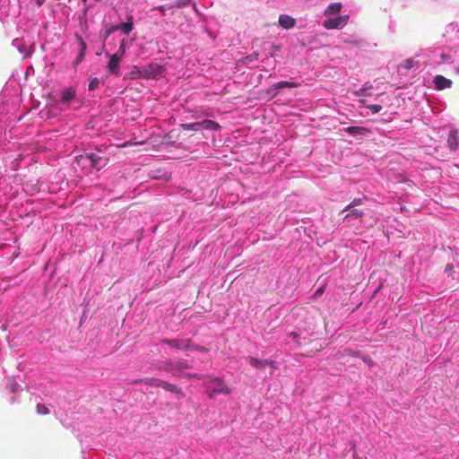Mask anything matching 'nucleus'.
Returning <instances> with one entry per match:
<instances>
[{"label":"nucleus","instance_id":"obj_1","mask_svg":"<svg viewBox=\"0 0 459 459\" xmlns=\"http://www.w3.org/2000/svg\"><path fill=\"white\" fill-rule=\"evenodd\" d=\"M192 366L186 359H179L173 361L168 359L163 361L158 368L160 370L171 373L176 377H185L187 373H184L185 370L190 369Z\"/></svg>","mask_w":459,"mask_h":459},{"label":"nucleus","instance_id":"obj_2","mask_svg":"<svg viewBox=\"0 0 459 459\" xmlns=\"http://www.w3.org/2000/svg\"><path fill=\"white\" fill-rule=\"evenodd\" d=\"M160 342L176 350L198 351L204 353L208 351L205 347L195 344L191 339H163Z\"/></svg>","mask_w":459,"mask_h":459},{"label":"nucleus","instance_id":"obj_3","mask_svg":"<svg viewBox=\"0 0 459 459\" xmlns=\"http://www.w3.org/2000/svg\"><path fill=\"white\" fill-rule=\"evenodd\" d=\"M77 163L80 164L81 161L88 160L90 162L91 167L100 170L101 168L105 167L108 159L107 157H100L95 153H86L85 155H81L76 157Z\"/></svg>","mask_w":459,"mask_h":459},{"label":"nucleus","instance_id":"obj_4","mask_svg":"<svg viewBox=\"0 0 459 459\" xmlns=\"http://www.w3.org/2000/svg\"><path fill=\"white\" fill-rule=\"evenodd\" d=\"M349 15H339L326 19L323 25L327 30L342 29L348 23Z\"/></svg>","mask_w":459,"mask_h":459},{"label":"nucleus","instance_id":"obj_5","mask_svg":"<svg viewBox=\"0 0 459 459\" xmlns=\"http://www.w3.org/2000/svg\"><path fill=\"white\" fill-rule=\"evenodd\" d=\"M207 379L214 384V388L208 394L210 398H212L216 394H229L230 393V390L221 378L209 376Z\"/></svg>","mask_w":459,"mask_h":459},{"label":"nucleus","instance_id":"obj_6","mask_svg":"<svg viewBox=\"0 0 459 459\" xmlns=\"http://www.w3.org/2000/svg\"><path fill=\"white\" fill-rule=\"evenodd\" d=\"M139 73L143 78L152 79L162 73V66L159 64L152 63L143 67Z\"/></svg>","mask_w":459,"mask_h":459},{"label":"nucleus","instance_id":"obj_7","mask_svg":"<svg viewBox=\"0 0 459 459\" xmlns=\"http://www.w3.org/2000/svg\"><path fill=\"white\" fill-rule=\"evenodd\" d=\"M434 84L435 89L438 91H442L447 88H450L453 84L450 79L446 78L443 75H437L434 77Z\"/></svg>","mask_w":459,"mask_h":459},{"label":"nucleus","instance_id":"obj_8","mask_svg":"<svg viewBox=\"0 0 459 459\" xmlns=\"http://www.w3.org/2000/svg\"><path fill=\"white\" fill-rule=\"evenodd\" d=\"M122 58H120L118 56L116 55H110L109 56V62L108 63V69L110 74H119V63Z\"/></svg>","mask_w":459,"mask_h":459},{"label":"nucleus","instance_id":"obj_9","mask_svg":"<svg viewBox=\"0 0 459 459\" xmlns=\"http://www.w3.org/2000/svg\"><path fill=\"white\" fill-rule=\"evenodd\" d=\"M279 24L283 29L290 30L295 26L296 21L290 15L281 14L279 17Z\"/></svg>","mask_w":459,"mask_h":459},{"label":"nucleus","instance_id":"obj_10","mask_svg":"<svg viewBox=\"0 0 459 459\" xmlns=\"http://www.w3.org/2000/svg\"><path fill=\"white\" fill-rule=\"evenodd\" d=\"M200 126L201 131L208 130V131H217L221 128V126L212 120H204L198 122Z\"/></svg>","mask_w":459,"mask_h":459},{"label":"nucleus","instance_id":"obj_11","mask_svg":"<svg viewBox=\"0 0 459 459\" xmlns=\"http://www.w3.org/2000/svg\"><path fill=\"white\" fill-rule=\"evenodd\" d=\"M347 212L348 213L343 217V221H350L351 220L359 219L364 215L363 210L358 208H351Z\"/></svg>","mask_w":459,"mask_h":459},{"label":"nucleus","instance_id":"obj_12","mask_svg":"<svg viewBox=\"0 0 459 459\" xmlns=\"http://www.w3.org/2000/svg\"><path fill=\"white\" fill-rule=\"evenodd\" d=\"M164 380L155 377H149L135 381V383H143L148 386L163 387Z\"/></svg>","mask_w":459,"mask_h":459},{"label":"nucleus","instance_id":"obj_13","mask_svg":"<svg viewBox=\"0 0 459 459\" xmlns=\"http://www.w3.org/2000/svg\"><path fill=\"white\" fill-rule=\"evenodd\" d=\"M117 29L123 31L124 34L128 35L134 29V17L129 15L126 22H122Z\"/></svg>","mask_w":459,"mask_h":459},{"label":"nucleus","instance_id":"obj_14","mask_svg":"<svg viewBox=\"0 0 459 459\" xmlns=\"http://www.w3.org/2000/svg\"><path fill=\"white\" fill-rule=\"evenodd\" d=\"M162 388L168 392L178 394L180 397H185V393L183 392V390L174 384H170V383L165 381Z\"/></svg>","mask_w":459,"mask_h":459},{"label":"nucleus","instance_id":"obj_15","mask_svg":"<svg viewBox=\"0 0 459 459\" xmlns=\"http://www.w3.org/2000/svg\"><path fill=\"white\" fill-rule=\"evenodd\" d=\"M457 134H458V132L456 129H452L449 133V136L447 139V144H448V147L450 148V150H452V151L456 150V148L458 146Z\"/></svg>","mask_w":459,"mask_h":459},{"label":"nucleus","instance_id":"obj_16","mask_svg":"<svg viewBox=\"0 0 459 459\" xmlns=\"http://www.w3.org/2000/svg\"><path fill=\"white\" fill-rule=\"evenodd\" d=\"M62 101L69 102L75 97V90L73 88L65 89L61 92Z\"/></svg>","mask_w":459,"mask_h":459},{"label":"nucleus","instance_id":"obj_17","mask_svg":"<svg viewBox=\"0 0 459 459\" xmlns=\"http://www.w3.org/2000/svg\"><path fill=\"white\" fill-rule=\"evenodd\" d=\"M344 131L351 135L364 134L368 132L367 128L362 126H349L346 127Z\"/></svg>","mask_w":459,"mask_h":459},{"label":"nucleus","instance_id":"obj_18","mask_svg":"<svg viewBox=\"0 0 459 459\" xmlns=\"http://www.w3.org/2000/svg\"><path fill=\"white\" fill-rule=\"evenodd\" d=\"M342 5L341 3H332L331 4L328 5L326 10L325 11V14L328 15V14L339 13L342 10Z\"/></svg>","mask_w":459,"mask_h":459},{"label":"nucleus","instance_id":"obj_19","mask_svg":"<svg viewBox=\"0 0 459 459\" xmlns=\"http://www.w3.org/2000/svg\"><path fill=\"white\" fill-rule=\"evenodd\" d=\"M248 362L251 366H253L255 368L262 369L266 367V360L265 359H258L254 357H248L247 358Z\"/></svg>","mask_w":459,"mask_h":459},{"label":"nucleus","instance_id":"obj_20","mask_svg":"<svg viewBox=\"0 0 459 459\" xmlns=\"http://www.w3.org/2000/svg\"><path fill=\"white\" fill-rule=\"evenodd\" d=\"M363 199H366V196L363 198H354L344 209H342V212L351 210V208H356V206L360 205L362 204Z\"/></svg>","mask_w":459,"mask_h":459},{"label":"nucleus","instance_id":"obj_21","mask_svg":"<svg viewBox=\"0 0 459 459\" xmlns=\"http://www.w3.org/2000/svg\"><path fill=\"white\" fill-rule=\"evenodd\" d=\"M75 38H76V40H77V43L79 46V52L86 54V49H87L86 42L84 41L82 37L79 34H75Z\"/></svg>","mask_w":459,"mask_h":459},{"label":"nucleus","instance_id":"obj_22","mask_svg":"<svg viewBox=\"0 0 459 459\" xmlns=\"http://www.w3.org/2000/svg\"><path fill=\"white\" fill-rule=\"evenodd\" d=\"M404 69H411V68H413V67H418L419 66V62L412 59V58H410V59H406L403 62V64L401 65Z\"/></svg>","mask_w":459,"mask_h":459},{"label":"nucleus","instance_id":"obj_23","mask_svg":"<svg viewBox=\"0 0 459 459\" xmlns=\"http://www.w3.org/2000/svg\"><path fill=\"white\" fill-rule=\"evenodd\" d=\"M181 127L186 131H190V130L195 131V132L201 131L198 122L191 123V124H181Z\"/></svg>","mask_w":459,"mask_h":459},{"label":"nucleus","instance_id":"obj_24","mask_svg":"<svg viewBox=\"0 0 459 459\" xmlns=\"http://www.w3.org/2000/svg\"><path fill=\"white\" fill-rule=\"evenodd\" d=\"M189 3H190V0H178V1H176L175 3L171 4L168 7V9H173V8L179 9V8L186 6Z\"/></svg>","mask_w":459,"mask_h":459},{"label":"nucleus","instance_id":"obj_25","mask_svg":"<svg viewBox=\"0 0 459 459\" xmlns=\"http://www.w3.org/2000/svg\"><path fill=\"white\" fill-rule=\"evenodd\" d=\"M296 84L292 83V82H286V81H281V82H277L275 85H274V88L276 90H281L282 88H285V87H290V88H292V87H295Z\"/></svg>","mask_w":459,"mask_h":459},{"label":"nucleus","instance_id":"obj_26","mask_svg":"<svg viewBox=\"0 0 459 459\" xmlns=\"http://www.w3.org/2000/svg\"><path fill=\"white\" fill-rule=\"evenodd\" d=\"M125 53H126V39H122L118 50L114 55L118 56L120 58H123V56H125Z\"/></svg>","mask_w":459,"mask_h":459},{"label":"nucleus","instance_id":"obj_27","mask_svg":"<svg viewBox=\"0 0 459 459\" xmlns=\"http://www.w3.org/2000/svg\"><path fill=\"white\" fill-rule=\"evenodd\" d=\"M36 408H37V412L39 414L46 415V414L49 413V410L45 404L39 403V404H37Z\"/></svg>","mask_w":459,"mask_h":459},{"label":"nucleus","instance_id":"obj_28","mask_svg":"<svg viewBox=\"0 0 459 459\" xmlns=\"http://www.w3.org/2000/svg\"><path fill=\"white\" fill-rule=\"evenodd\" d=\"M100 84V80L97 77H95V78L91 80V82L89 83V90L90 91H94L97 88H99Z\"/></svg>","mask_w":459,"mask_h":459},{"label":"nucleus","instance_id":"obj_29","mask_svg":"<svg viewBox=\"0 0 459 459\" xmlns=\"http://www.w3.org/2000/svg\"><path fill=\"white\" fill-rule=\"evenodd\" d=\"M368 108L371 110L373 114H377L382 110V106L377 104L368 105Z\"/></svg>","mask_w":459,"mask_h":459},{"label":"nucleus","instance_id":"obj_30","mask_svg":"<svg viewBox=\"0 0 459 459\" xmlns=\"http://www.w3.org/2000/svg\"><path fill=\"white\" fill-rule=\"evenodd\" d=\"M85 54L79 52L76 58L74 61V66L76 67L84 58Z\"/></svg>","mask_w":459,"mask_h":459},{"label":"nucleus","instance_id":"obj_31","mask_svg":"<svg viewBox=\"0 0 459 459\" xmlns=\"http://www.w3.org/2000/svg\"><path fill=\"white\" fill-rule=\"evenodd\" d=\"M207 377L208 376L199 375V374H195H195L187 373L185 377H188V378L194 377V378H196V379H202V378H204V377L207 378Z\"/></svg>","mask_w":459,"mask_h":459},{"label":"nucleus","instance_id":"obj_32","mask_svg":"<svg viewBox=\"0 0 459 459\" xmlns=\"http://www.w3.org/2000/svg\"><path fill=\"white\" fill-rule=\"evenodd\" d=\"M266 360V366H270L273 368H277V363L274 360L265 359Z\"/></svg>","mask_w":459,"mask_h":459},{"label":"nucleus","instance_id":"obj_33","mask_svg":"<svg viewBox=\"0 0 459 459\" xmlns=\"http://www.w3.org/2000/svg\"><path fill=\"white\" fill-rule=\"evenodd\" d=\"M162 16L166 15V6L160 5L157 8Z\"/></svg>","mask_w":459,"mask_h":459},{"label":"nucleus","instance_id":"obj_34","mask_svg":"<svg viewBox=\"0 0 459 459\" xmlns=\"http://www.w3.org/2000/svg\"><path fill=\"white\" fill-rule=\"evenodd\" d=\"M45 1H46V0H35L36 4H37L38 6H41V5L44 4V2H45Z\"/></svg>","mask_w":459,"mask_h":459},{"label":"nucleus","instance_id":"obj_35","mask_svg":"<svg viewBox=\"0 0 459 459\" xmlns=\"http://www.w3.org/2000/svg\"><path fill=\"white\" fill-rule=\"evenodd\" d=\"M441 58H442L443 60H446V59H447V56H446V54H442V55H441Z\"/></svg>","mask_w":459,"mask_h":459},{"label":"nucleus","instance_id":"obj_36","mask_svg":"<svg viewBox=\"0 0 459 459\" xmlns=\"http://www.w3.org/2000/svg\"><path fill=\"white\" fill-rule=\"evenodd\" d=\"M16 386H17V384H16V383H14V384H13V391H15V390H16Z\"/></svg>","mask_w":459,"mask_h":459},{"label":"nucleus","instance_id":"obj_37","mask_svg":"<svg viewBox=\"0 0 459 459\" xmlns=\"http://www.w3.org/2000/svg\"><path fill=\"white\" fill-rule=\"evenodd\" d=\"M353 459H359V456L357 455H353Z\"/></svg>","mask_w":459,"mask_h":459},{"label":"nucleus","instance_id":"obj_38","mask_svg":"<svg viewBox=\"0 0 459 459\" xmlns=\"http://www.w3.org/2000/svg\"><path fill=\"white\" fill-rule=\"evenodd\" d=\"M316 293H322V290H321V289H319V290L316 291Z\"/></svg>","mask_w":459,"mask_h":459},{"label":"nucleus","instance_id":"obj_39","mask_svg":"<svg viewBox=\"0 0 459 459\" xmlns=\"http://www.w3.org/2000/svg\"><path fill=\"white\" fill-rule=\"evenodd\" d=\"M456 73L459 74V66L456 68Z\"/></svg>","mask_w":459,"mask_h":459},{"label":"nucleus","instance_id":"obj_40","mask_svg":"<svg viewBox=\"0 0 459 459\" xmlns=\"http://www.w3.org/2000/svg\"><path fill=\"white\" fill-rule=\"evenodd\" d=\"M291 334L293 335V337H296V333H291Z\"/></svg>","mask_w":459,"mask_h":459},{"label":"nucleus","instance_id":"obj_41","mask_svg":"<svg viewBox=\"0 0 459 459\" xmlns=\"http://www.w3.org/2000/svg\"><path fill=\"white\" fill-rule=\"evenodd\" d=\"M82 1L83 2V4H86V2H87V0H82Z\"/></svg>","mask_w":459,"mask_h":459},{"label":"nucleus","instance_id":"obj_42","mask_svg":"<svg viewBox=\"0 0 459 459\" xmlns=\"http://www.w3.org/2000/svg\"><path fill=\"white\" fill-rule=\"evenodd\" d=\"M96 2H100V0H95Z\"/></svg>","mask_w":459,"mask_h":459}]
</instances>
